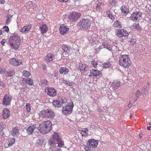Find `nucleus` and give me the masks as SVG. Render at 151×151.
<instances>
[{
	"label": "nucleus",
	"instance_id": "6e6d98bb",
	"mask_svg": "<svg viewBox=\"0 0 151 151\" xmlns=\"http://www.w3.org/2000/svg\"><path fill=\"white\" fill-rule=\"evenodd\" d=\"M74 83L73 82L71 81H68L67 84L69 86H71L73 85Z\"/></svg>",
	"mask_w": 151,
	"mask_h": 151
},
{
	"label": "nucleus",
	"instance_id": "4468645a",
	"mask_svg": "<svg viewBox=\"0 0 151 151\" xmlns=\"http://www.w3.org/2000/svg\"><path fill=\"white\" fill-rule=\"evenodd\" d=\"M141 17V14L140 12H134L131 14L130 17L131 20L136 21L137 20H139L140 17Z\"/></svg>",
	"mask_w": 151,
	"mask_h": 151
},
{
	"label": "nucleus",
	"instance_id": "f704fd0d",
	"mask_svg": "<svg viewBox=\"0 0 151 151\" xmlns=\"http://www.w3.org/2000/svg\"><path fill=\"white\" fill-rule=\"evenodd\" d=\"M15 139L14 138H12L9 142V143L8 144V146L10 147L12 146L14 144L15 142Z\"/></svg>",
	"mask_w": 151,
	"mask_h": 151
},
{
	"label": "nucleus",
	"instance_id": "a18cd8bd",
	"mask_svg": "<svg viewBox=\"0 0 151 151\" xmlns=\"http://www.w3.org/2000/svg\"><path fill=\"white\" fill-rule=\"evenodd\" d=\"M5 68H0V74L4 73L6 72Z\"/></svg>",
	"mask_w": 151,
	"mask_h": 151
},
{
	"label": "nucleus",
	"instance_id": "c85d7f7f",
	"mask_svg": "<svg viewBox=\"0 0 151 151\" xmlns=\"http://www.w3.org/2000/svg\"><path fill=\"white\" fill-rule=\"evenodd\" d=\"M114 26L116 27L117 28H121L122 25L120 22L119 20L115 21L114 24Z\"/></svg>",
	"mask_w": 151,
	"mask_h": 151
},
{
	"label": "nucleus",
	"instance_id": "864d4df0",
	"mask_svg": "<svg viewBox=\"0 0 151 151\" xmlns=\"http://www.w3.org/2000/svg\"><path fill=\"white\" fill-rule=\"evenodd\" d=\"M11 20V19H9L7 18V19L6 21V25L9 24Z\"/></svg>",
	"mask_w": 151,
	"mask_h": 151
},
{
	"label": "nucleus",
	"instance_id": "2f4dec72",
	"mask_svg": "<svg viewBox=\"0 0 151 151\" xmlns=\"http://www.w3.org/2000/svg\"><path fill=\"white\" fill-rule=\"evenodd\" d=\"M15 72L14 71L12 70L9 72H7L6 76L7 77L12 76L14 74Z\"/></svg>",
	"mask_w": 151,
	"mask_h": 151
},
{
	"label": "nucleus",
	"instance_id": "de8ad7c7",
	"mask_svg": "<svg viewBox=\"0 0 151 151\" xmlns=\"http://www.w3.org/2000/svg\"><path fill=\"white\" fill-rule=\"evenodd\" d=\"M22 89H23L24 91H25L26 92H27L29 91V88L27 87H24L22 88Z\"/></svg>",
	"mask_w": 151,
	"mask_h": 151
},
{
	"label": "nucleus",
	"instance_id": "f257e3e1",
	"mask_svg": "<svg viewBox=\"0 0 151 151\" xmlns=\"http://www.w3.org/2000/svg\"><path fill=\"white\" fill-rule=\"evenodd\" d=\"M52 123L50 121L43 122L39 126L40 131L43 134L49 132L52 129Z\"/></svg>",
	"mask_w": 151,
	"mask_h": 151
},
{
	"label": "nucleus",
	"instance_id": "bb28decb",
	"mask_svg": "<svg viewBox=\"0 0 151 151\" xmlns=\"http://www.w3.org/2000/svg\"><path fill=\"white\" fill-rule=\"evenodd\" d=\"M24 80L25 81V82L30 85H33L34 84L33 81L30 78L26 79L25 80L23 78Z\"/></svg>",
	"mask_w": 151,
	"mask_h": 151
},
{
	"label": "nucleus",
	"instance_id": "603ef678",
	"mask_svg": "<svg viewBox=\"0 0 151 151\" xmlns=\"http://www.w3.org/2000/svg\"><path fill=\"white\" fill-rule=\"evenodd\" d=\"M62 48L63 52H66L67 53H68V48Z\"/></svg>",
	"mask_w": 151,
	"mask_h": 151
},
{
	"label": "nucleus",
	"instance_id": "0eeeda50",
	"mask_svg": "<svg viewBox=\"0 0 151 151\" xmlns=\"http://www.w3.org/2000/svg\"><path fill=\"white\" fill-rule=\"evenodd\" d=\"M74 107V104L72 102L71 105L68 104L64 106L62 109V113L65 115H68L71 114L73 111V109Z\"/></svg>",
	"mask_w": 151,
	"mask_h": 151
},
{
	"label": "nucleus",
	"instance_id": "a211bd4d",
	"mask_svg": "<svg viewBox=\"0 0 151 151\" xmlns=\"http://www.w3.org/2000/svg\"><path fill=\"white\" fill-rule=\"evenodd\" d=\"M78 69L80 70L81 72L83 73H85L88 70L87 66L85 64H80L78 67Z\"/></svg>",
	"mask_w": 151,
	"mask_h": 151
},
{
	"label": "nucleus",
	"instance_id": "20e7f679",
	"mask_svg": "<svg viewBox=\"0 0 151 151\" xmlns=\"http://www.w3.org/2000/svg\"><path fill=\"white\" fill-rule=\"evenodd\" d=\"M9 43L11 46L14 47H19L21 44L20 37L16 35L11 36L9 39Z\"/></svg>",
	"mask_w": 151,
	"mask_h": 151
},
{
	"label": "nucleus",
	"instance_id": "0e129e2a",
	"mask_svg": "<svg viewBox=\"0 0 151 151\" xmlns=\"http://www.w3.org/2000/svg\"><path fill=\"white\" fill-rule=\"evenodd\" d=\"M6 42V40L5 39H3L1 42V43L2 45H4Z\"/></svg>",
	"mask_w": 151,
	"mask_h": 151
},
{
	"label": "nucleus",
	"instance_id": "6ab92c4d",
	"mask_svg": "<svg viewBox=\"0 0 151 151\" xmlns=\"http://www.w3.org/2000/svg\"><path fill=\"white\" fill-rule=\"evenodd\" d=\"M36 125L34 124L32 126H29L27 129V133L28 134L30 135L35 129Z\"/></svg>",
	"mask_w": 151,
	"mask_h": 151
},
{
	"label": "nucleus",
	"instance_id": "69168bd1",
	"mask_svg": "<svg viewBox=\"0 0 151 151\" xmlns=\"http://www.w3.org/2000/svg\"><path fill=\"white\" fill-rule=\"evenodd\" d=\"M58 1L62 2H67L68 0H58Z\"/></svg>",
	"mask_w": 151,
	"mask_h": 151
},
{
	"label": "nucleus",
	"instance_id": "473e14b6",
	"mask_svg": "<svg viewBox=\"0 0 151 151\" xmlns=\"http://www.w3.org/2000/svg\"><path fill=\"white\" fill-rule=\"evenodd\" d=\"M23 75L24 76L28 77L29 76H30V74L29 71L26 70H24L23 72Z\"/></svg>",
	"mask_w": 151,
	"mask_h": 151
},
{
	"label": "nucleus",
	"instance_id": "2eb2a0df",
	"mask_svg": "<svg viewBox=\"0 0 151 151\" xmlns=\"http://www.w3.org/2000/svg\"><path fill=\"white\" fill-rule=\"evenodd\" d=\"M9 63L10 64L14 66L19 65L22 64L20 60H17L14 58L10 59Z\"/></svg>",
	"mask_w": 151,
	"mask_h": 151
},
{
	"label": "nucleus",
	"instance_id": "37998d69",
	"mask_svg": "<svg viewBox=\"0 0 151 151\" xmlns=\"http://www.w3.org/2000/svg\"><path fill=\"white\" fill-rule=\"evenodd\" d=\"M26 108L28 112L30 111L31 110V108L29 104H27L26 105Z\"/></svg>",
	"mask_w": 151,
	"mask_h": 151
},
{
	"label": "nucleus",
	"instance_id": "b1692460",
	"mask_svg": "<svg viewBox=\"0 0 151 151\" xmlns=\"http://www.w3.org/2000/svg\"><path fill=\"white\" fill-rule=\"evenodd\" d=\"M69 72L68 70L65 67H61L60 69L59 72L61 74L64 73L65 74H66Z\"/></svg>",
	"mask_w": 151,
	"mask_h": 151
},
{
	"label": "nucleus",
	"instance_id": "ddd939ff",
	"mask_svg": "<svg viewBox=\"0 0 151 151\" xmlns=\"http://www.w3.org/2000/svg\"><path fill=\"white\" fill-rule=\"evenodd\" d=\"M90 73L89 76H92L93 77H96L98 78L101 76V72L99 70L95 69H92L90 70Z\"/></svg>",
	"mask_w": 151,
	"mask_h": 151
},
{
	"label": "nucleus",
	"instance_id": "a878e982",
	"mask_svg": "<svg viewBox=\"0 0 151 151\" xmlns=\"http://www.w3.org/2000/svg\"><path fill=\"white\" fill-rule=\"evenodd\" d=\"M120 10H121L122 13L124 14L128 13L129 12V10L127 8V7L124 5L122 6Z\"/></svg>",
	"mask_w": 151,
	"mask_h": 151
},
{
	"label": "nucleus",
	"instance_id": "f03ea898",
	"mask_svg": "<svg viewBox=\"0 0 151 151\" xmlns=\"http://www.w3.org/2000/svg\"><path fill=\"white\" fill-rule=\"evenodd\" d=\"M48 143L50 145L57 144L58 146L60 147H63L64 144L63 142L61 140L59 135L58 133H53L52 138L49 140Z\"/></svg>",
	"mask_w": 151,
	"mask_h": 151
},
{
	"label": "nucleus",
	"instance_id": "49530a36",
	"mask_svg": "<svg viewBox=\"0 0 151 151\" xmlns=\"http://www.w3.org/2000/svg\"><path fill=\"white\" fill-rule=\"evenodd\" d=\"M129 35L128 33L125 30H124V32L123 33V36H127Z\"/></svg>",
	"mask_w": 151,
	"mask_h": 151
},
{
	"label": "nucleus",
	"instance_id": "4d7b16f0",
	"mask_svg": "<svg viewBox=\"0 0 151 151\" xmlns=\"http://www.w3.org/2000/svg\"><path fill=\"white\" fill-rule=\"evenodd\" d=\"M101 49L100 48H97L96 49H95V53H96L98 54L99 53V51H100Z\"/></svg>",
	"mask_w": 151,
	"mask_h": 151
},
{
	"label": "nucleus",
	"instance_id": "58836bf2",
	"mask_svg": "<svg viewBox=\"0 0 151 151\" xmlns=\"http://www.w3.org/2000/svg\"><path fill=\"white\" fill-rule=\"evenodd\" d=\"M43 140L42 139H38L36 142V144L37 145H41L43 142Z\"/></svg>",
	"mask_w": 151,
	"mask_h": 151
},
{
	"label": "nucleus",
	"instance_id": "ea45409f",
	"mask_svg": "<svg viewBox=\"0 0 151 151\" xmlns=\"http://www.w3.org/2000/svg\"><path fill=\"white\" fill-rule=\"evenodd\" d=\"M135 28L137 29L138 30H140L141 29V27L139 26L138 24H134V25Z\"/></svg>",
	"mask_w": 151,
	"mask_h": 151
},
{
	"label": "nucleus",
	"instance_id": "39448f33",
	"mask_svg": "<svg viewBox=\"0 0 151 151\" xmlns=\"http://www.w3.org/2000/svg\"><path fill=\"white\" fill-rule=\"evenodd\" d=\"M90 21L87 19H83L80 21L78 25L80 26L81 29L84 30L88 28L90 26Z\"/></svg>",
	"mask_w": 151,
	"mask_h": 151
},
{
	"label": "nucleus",
	"instance_id": "774afa93",
	"mask_svg": "<svg viewBox=\"0 0 151 151\" xmlns=\"http://www.w3.org/2000/svg\"><path fill=\"white\" fill-rule=\"evenodd\" d=\"M5 2V1L4 0H0V4H4Z\"/></svg>",
	"mask_w": 151,
	"mask_h": 151
},
{
	"label": "nucleus",
	"instance_id": "7c9ffc66",
	"mask_svg": "<svg viewBox=\"0 0 151 151\" xmlns=\"http://www.w3.org/2000/svg\"><path fill=\"white\" fill-rule=\"evenodd\" d=\"M88 40H90V43H91L93 45L94 44H96L97 43H98V41L97 40H94L93 37L91 38L89 37L88 38Z\"/></svg>",
	"mask_w": 151,
	"mask_h": 151
},
{
	"label": "nucleus",
	"instance_id": "f8f14e48",
	"mask_svg": "<svg viewBox=\"0 0 151 151\" xmlns=\"http://www.w3.org/2000/svg\"><path fill=\"white\" fill-rule=\"evenodd\" d=\"M12 98L8 94L5 95L2 101V104L4 105L9 106L11 104Z\"/></svg>",
	"mask_w": 151,
	"mask_h": 151
},
{
	"label": "nucleus",
	"instance_id": "c756f323",
	"mask_svg": "<svg viewBox=\"0 0 151 151\" xmlns=\"http://www.w3.org/2000/svg\"><path fill=\"white\" fill-rule=\"evenodd\" d=\"M102 3L99 2L96 4V11L97 12L99 11L101 8V6Z\"/></svg>",
	"mask_w": 151,
	"mask_h": 151
},
{
	"label": "nucleus",
	"instance_id": "9b49d317",
	"mask_svg": "<svg viewBox=\"0 0 151 151\" xmlns=\"http://www.w3.org/2000/svg\"><path fill=\"white\" fill-rule=\"evenodd\" d=\"M45 92H46L47 95L50 96L54 97L57 94L56 90L53 87L46 88Z\"/></svg>",
	"mask_w": 151,
	"mask_h": 151
},
{
	"label": "nucleus",
	"instance_id": "cd10ccee",
	"mask_svg": "<svg viewBox=\"0 0 151 151\" xmlns=\"http://www.w3.org/2000/svg\"><path fill=\"white\" fill-rule=\"evenodd\" d=\"M120 85V82L119 81H114V82L112 83V86L115 88H116L118 87Z\"/></svg>",
	"mask_w": 151,
	"mask_h": 151
},
{
	"label": "nucleus",
	"instance_id": "338daca9",
	"mask_svg": "<svg viewBox=\"0 0 151 151\" xmlns=\"http://www.w3.org/2000/svg\"><path fill=\"white\" fill-rule=\"evenodd\" d=\"M111 12L110 11V10H108L106 12V15L107 16H109V14H111Z\"/></svg>",
	"mask_w": 151,
	"mask_h": 151
},
{
	"label": "nucleus",
	"instance_id": "423d86ee",
	"mask_svg": "<svg viewBox=\"0 0 151 151\" xmlns=\"http://www.w3.org/2000/svg\"><path fill=\"white\" fill-rule=\"evenodd\" d=\"M99 141L94 139H89L87 143V146L85 149L86 151H91L90 148L96 147L98 144Z\"/></svg>",
	"mask_w": 151,
	"mask_h": 151
},
{
	"label": "nucleus",
	"instance_id": "e2e57ef3",
	"mask_svg": "<svg viewBox=\"0 0 151 151\" xmlns=\"http://www.w3.org/2000/svg\"><path fill=\"white\" fill-rule=\"evenodd\" d=\"M4 127L1 124H0V132L2 131L4 129Z\"/></svg>",
	"mask_w": 151,
	"mask_h": 151
},
{
	"label": "nucleus",
	"instance_id": "393cba45",
	"mask_svg": "<svg viewBox=\"0 0 151 151\" xmlns=\"http://www.w3.org/2000/svg\"><path fill=\"white\" fill-rule=\"evenodd\" d=\"M19 128L18 127H16L14 128V130L12 131V134L13 136H15L16 135H17L19 134Z\"/></svg>",
	"mask_w": 151,
	"mask_h": 151
},
{
	"label": "nucleus",
	"instance_id": "c03bdc74",
	"mask_svg": "<svg viewBox=\"0 0 151 151\" xmlns=\"http://www.w3.org/2000/svg\"><path fill=\"white\" fill-rule=\"evenodd\" d=\"M50 149L51 150V151H61L60 149H59L58 148H57V147H54V148H52V147Z\"/></svg>",
	"mask_w": 151,
	"mask_h": 151
},
{
	"label": "nucleus",
	"instance_id": "9d476101",
	"mask_svg": "<svg viewBox=\"0 0 151 151\" xmlns=\"http://www.w3.org/2000/svg\"><path fill=\"white\" fill-rule=\"evenodd\" d=\"M65 102V101L63 99L60 97L59 98L58 100H53L52 102V104L55 108H60L62 106Z\"/></svg>",
	"mask_w": 151,
	"mask_h": 151
},
{
	"label": "nucleus",
	"instance_id": "dca6fc26",
	"mask_svg": "<svg viewBox=\"0 0 151 151\" xmlns=\"http://www.w3.org/2000/svg\"><path fill=\"white\" fill-rule=\"evenodd\" d=\"M69 28L67 27L64 24L60 25L59 29V30L60 34L62 35L66 34L68 31Z\"/></svg>",
	"mask_w": 151,
	"mask_h": 151
},
{
	"label": "nucleus",
	"instance_id": "680f3d73",
	"mask_svg": "<svg viewBox=\"0 0 151 151\" xmlns=\"http://www.w3.org/2000/svg\"><path fill=\"white\" fill-rule=\"evenodd\" d=\"M13 15H11L10 14H7L6 17L7 18L11 19V18L12 17Z\"/></svg>",
	"mask_w": 151,
	"mask_h": 151
},
{
	"label": "nucleus",
	"instance_id": "c9c22d12",
	"mask_svg": "<svg viewBox=\"0 0 151 151\" xmlns=\"http://www.w3.org/2000/svg\"><path fill=\"white\" fill-rule=\"evenodd\" d=\"M48 81L47 80L42 79L41 80V85L42 86H46V85H47Z\"/></svg>",
	"mask_w": 151,
	"mask_h": 151
},
{
	"label": "nucleus",
	"instance_id": "5fc2aeb1",
	"mask_svg": "<svg viewBox=\"0 0 151 151\" xmlns=\"http://www.w3.org/2000/svg\"><path fill=\"white\" fill-rule=\"evenodd\" d=\"M136 42V40L135 39H132L131 40V43L133 45H134Z\"/></svg>",
	"mask_w": 151,
	"mask_h": 151
},
{
	"label": "nucleus",
	"instance_id": "79ce46f5",
	"mask_svg": "<svg viewBox=\"0 0 151 151\" xmlns=\"http://www.w3.org/2000/svg\"><path fill=\"white\" fill-rule=\"evenodd\" d=\"M91 64L92 65L94 68H96L97 67V63L96 62H95V60H93V61H91Z\"/></svg>",
	"mask_w": 151,
	"mask_h": 151
},
{
	"label": "nucleus",
	"instance_id": "4be33fe9",
	"mask_svg": "<svg viewBox=\"0 0 151 151\" xmlns=\"http://www.w3.org/2000/svg\"><path fill=\"white\" fill-rule=\"evenodd\" d=\"M54 59V57L52 56V54L51 53H48L45 58V60L47 62H49Z\"/></svg>",
	"mask_w": 151,
	"mask_h": 151
},
{
	"label": "nucleus",
	"instance_id": "72a5a7b5",
	"mask_svg": "<svg viewBox=\"0 0 151 151\" xmlns=\"http://www.w3.org/2000/svg\"><path fill=\"white\" fill-rule=\"evenodd\" d=\"M111 64L109 62V61H106V62L104 63L103 64V67H104L105 68H108L109 67L111 66Z\"/></svg>",
	"mask_w": 151,
	"mask_h": 151
},
{
	"label": "nucleus",
	"instance_id": "3c124183",
	"mask_svg": "<svg viewBox=\"0 0 151 151\" xmlns=\"http://www.w3.org/2000/svg\"><path fill=\"white\" fill-rule=\"evenodd\" d=\"M107 48V49L111 51L112 52V53H115L116 52V50H112V48Z\"/></svg>",
	"mask_w": 151,
	"mask_h": 151
},
{
	"label": "nucleus",
	"instance_id": "6e6552de",
	"mask_svg": "<svg viewBox=\"0 0 151 151\" xmlns=\"http://www.w3.org/2000/svg\"><path fill=\"white\" fill-rule=\"evenodd\" d=\"M41 116L43 117L52 118L54 117L55 114L51 110L49 109L44 110L40 111Z\"/></svg>",
	"mask_w": 151,
	"mask_h": 151
},
{
	"label": "nucleus",
	"instance_id": "a19ab883",
	"mask_svg": "<svg viewBox=\"0 0 151 151\" xmlns=\"http://www.w3.org/2000/svg\"><path fill=\"white\" fill-rule=\"evenodd\" d=\"M141 92L137 90L135 93L136 97L139 98V96L141 95Z\"/></svg>",
	"mask_w": 151,
	"mask_h": 151
},
{
	"label": "nucleus",
	"instance_id": "4c0bfd02",
	"mask_svg": "<svg viewBox=\"0 0 151 151\" xmlns=\"http://www.w3.org/2000/svg\"><path fill=\"white\" fill-rule=\"evenodd\" d=\"M86 131H88V129H86L85 130H82L81 132V134L83 136H88V133L86 132Z\"/></svg>",
	"mask_w": 151,
	"mask_h": 151
},
{
	"label": "nucleus",
	"instance_id": "412c9836",
	"mask_svg": "<svg viewBox=\"0 0 151 151\" xmlns=\"http://www.w3.org/2000/svg\"><path fill=\"white\" fill-rule=\"evenodd\" d=\"M40 29L42 34L46 33L47 30V27L46 24H44L41 25L40 27Z\"/></svg>",
	"mask_w": 151,
	"mask_h": 151
},
{
	"label": "nucleus",
	"instance_id": "8fccbe9b",
	"mask_svg": "<svg viewBox=\"0 0 151 151\" xmlns=\"http://www.w3.org/2000/svg\"><path fill=\"white\" fill-rule=\"evenodd\" d=\"M107 17L111 19H114L115 18L114 16L112 14V13H111V14H109V16Z\"/></svg>",
	"mask_w": 151,
	"mask_h": 151
},
{
	"label": "nucleus",
	"instance_id": "f3484780",
	"mask_svg": "<svg viewBox=\"0 0 151 151\" xmlns=\"http://www.w3.org/2000/svg\"><path fill=\"white\" fill-rule=\"evenodd\" d=\"M2 115L4 119H7L10 115L9 110L6 108L4 109L2 112Z\"/></svg>",
	"mask_w": 151,
	"mask_h": 151
},
{
	"label": "nucleus",
	"instance_id": "1a4fd4ad",
	"mask_svg": "<svg viewBox=\"0 0 151 151\" xmlns=\"http://www.w3.org/2000/svg\"><path fill=\"white\" fill-rule=\"evenodd\" d=\"M81 14L78 12H73L68 16V19L71 22H74L78 20L81 17Z\"/></svg>",
	"mask_w": 151,
	"mask_h": 151
},
{
	"label": "nucleus",
	"instance_id": "13d9d810",
	"mask_svg": "<svg viewBox=\"0 0 151 151\" xmlns=\"http://www.w3.org/2000/svg\"><path fill=\"white\" fill-rule=\"evenodd\" d=\"M147 89L146 88H144V89L142 90V92L143 94H145L147 92Z\"/></svg>",
	"mask_w": 151,
	"mask_h": 151
},
{
	"label": "nucleus",
	"instance_id": "bf43d9fd",
	"mask_svg": "<svg viewBox=\"0 0 151 151\" xmlns=\"http://www.w3.org/2000/svg\"><path fill=\"white\" fill-rule=\"evenodd\" d=\"M5 84L4 83L0 81V86L2 87H5Z\"/></svg>",
	"mask_w": 151,
	"mask_h": 151
},
{
	"label": "nucleus",
	"instance_id": "09e8293b",
	"mask_svg": "<svg viewBox=\"0 0 151 151\" xmlns=\"http://www.w3.org/2000/svg\"><path fill=\"white\" fill-rule=\"evenodd\" d=\"M3 29L4 30L5 32H7L9 31V29L8 27L6 26H4L3 27Z\"/></svg>",
	"mask_w": 151,
	"mask_h": 151
},
{
	"label": "nucleus",
	"instance_id": "7ed1b4c3",
	"mask_svg": "<svg viewBox=\"0 0 151 151\" xmlns=\"http://www.w3.org/2000/svg\"><path fill=\"white\" fill-rule=\"evenodd\" d=\"M119 63L121 66L127 68L130 65V61L127 55H121L120 56Z\"/></svg>",
	"mask_w": 151,
	"mask_h": 151
},
{
	"label": "nucleus",
	"instance_id": "5701e85b",
	"mask_svg": "<svg viewBox=\"0 0 151 151\" xmlns=\"http://www.w3.org/2000/svg\"><path fill=\"white\" fill-rule=\"evenodd\" d=\"M123 32H124V29H117L116 31V35L119 37H122Z\"/></svg>",
	"mask_w": 151,
	"mask_h": 151
},
{
	"label": "nucleus",
	"instance_id": "aec40b11",
	"mask_svg": "<svg viewBox=\"0 0 151 151\" xmlns=\"http://www.w3.org/2000/svg\"><path fill=\"white\" fill-rule=\"evenodd\" d=\"M32 26L31 24H29L25 26L22 27L21 29V32H27L31 29Z\"/></svg>",
	"mask_w": 151,
	"mask_h": 151
},
{
	"label": "nucleus",
	"instance_id": "e433bc0d",
	"mask_svg": "<svg viewBox=\"0 0 151 151\" xmlns=\"http://www.w3.org/2000/svg\"><path fill=\"white\" fill-rule=\"evenodd\" d=\"M117 2L116 0H110L109 1V4L111 6H113L115 5V4Z\"/></svg>",
	"mask_w": 151,
	"mask_h": 151
},
{
	"label": "nucleus",
	"instance_id": "052dcab7",
	"mask_svg": "<svg viewBox=\"0 0 151 151\" xmlns=\"http://www.w3.org/2000/svg\"><path fill=\"white\" fill-rule=\"evenodd\" d=\"M102 45L104 47H108V45L107 44L106 42L102 44Z\"/></svg>",
	"mask_w": 151,
	"mask_h": 151
}]
</instances>
